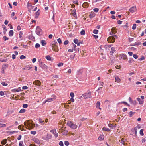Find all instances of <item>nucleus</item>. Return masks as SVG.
Wrapping results in <instances>:
<instances>
[{
    "instance_id": "ea45409f",
    "label": "nucleus",
    "mask_w": 146,
    "mask_h": 146,
    "mask_svg": "<svg viewBox=\"0 0 146 146\" xmlns=\"http://www.w3.org/2000/svg\"><path fill=\"white\" fill-rule=\"evenodd\" d=\"M134 60L133 58H130L128 62L129 63H131Z\"/></svg>"
},
{
    "instance_id": "de8ad7c7",
    "label": "nucleus",
    "mask_w": 146,
    "mask_h": 146,
    "mask_svg": "<svg viewBox=\"0 0 146 146\" xmlns=\"http://www.w3.org/2000/svg\"><path fill=\"white\" fill-rule=\"evenodd\" d=\"M136 24H133L132 27V29L133 30L135 29L136 28Z\"/></svg>"
},
{
    "instance_id": "3c124183",
    "label": "nucleus",
    "mask_w": 146,
    "mask_h": 146,
    "mask_svg": "<svg viewBox=\"0 0 146 146\" xmlns=\"http://www.w3.org/2000/svg\"><path fill=\"white\" fill-rule=\"evenodd\" d=\"M26 58V57L25 56L23 55H21L20 57V58L21 59H25Z\"/></svg>"
},
{
    "instance_id": "6ab92c4d",
    "label": "nucleus",
    "mask_w": 146,
    "mask_h": 146,
    "mask_svg": "<svg viewBox=\"0 0 146 146\" xmlns=\"http://www.w3.org/2000/svg\"><path fill=\"white\" fill-rule=\"evenodd\" d=\"M89 4L88 2H85L83 4L82 6V7L85 8L86 7H88L89 6Z\"/></svg>"
},
{
    "instance_id": "20e7f679",
    "label": "nucleus",
    "mask_w": 146,
    "mask_h": 146,
    "mask_svg": "<svg viewBox=\"0 0 146 146\" xmlns=\"http://www.w3.org/2000/svg\"><path fill=\"white\" fill-rule=\"evenodd\" d=\"M39 65L40 67L43 69H46L48 68V66L41 61L39 62Z\"/></svg>"
},
{
    "instance_id": "ddd939ff",
    "label": "nucleus",
    "mask_w": 146,
    "mask_h": 146,
    "mask_svg": "<svg viewBox=\"0 0 146 146\" xmlns=\"http://www.w3.org/2000/svg\"><path fill=\"white\" fill-rule=\"evenodd\" d=\"M33 84L35 85L40 86L41 84V82L40 80H36L33 82Z\"/></svg>"
},
{
    "instance_id": "0eeeda50",
    "label": "nucleus",
    "mask_w": 146,
    "mask_h": 146,
    "mask_svg": "<svg viewBox=\"0 0 146 146\" xmlns=\"http://www.w3.org/2000/svg\"><path fill=\"white\" fill-rule=\"evenodd\" d=\"M82 96L85 99H87L88 98H90L91 97V93L90 92L88 93H84L82 94Z\"/></svg>"
},
{
    "instance_id": "8fccbe9b",
    "label": "nucleus",
    "mask_w": 146,
    "mask_h": 146,
    "mask_svg": "<svg viewBox=\"0 0 146 146\" xmlns=\"http://www.w3.org/2000/svg\"><path fill=\"white\" fill-rule=\"evenodd\" d=\"M133 56L134 58L135 59L137 58L138 57L137 55L136 54H134L133 55Z\"/></svg>"
},
{
    "instance_id": "a211bd4d",
    "label": "nucleus",
    "mask_w": 146,
    "mask_h": 146,
    "mask_svg": "<svg viewBox=\"0 0 146 146\" xmlns=\"http://www.w3.org/2000/svg\"><path fill=\"white\" fill-rule=\"evenodd\" d=\"M115 82L117 83H119L121 82V80L119 78L118 76L116 75L115 76Z\"/></svg>"
},
{
    "instance_id": "f03ea898",
    "label": "nucleus",
    "mask_w": 146,
    "mask_h": 146,
    "mask_svg": "<svg viewBox=\"0 0 146 146\" xmlns=\"http://www.w3.org/2000/svg\"><path fill=\"white\" fill-rule=\"evenodd\" d=\"M57 43V42L55 40H54L52 42L51 44L52 50L54 51L57 52L58 51V46L56 45Z\"/></svg>"
},
{
    "instance_id": "37998d69",
    "label": "nucleus",
    "mask_w": 146,
    "mask_h": 146,
    "mask_svg": "<svg viewBox=\"0 0 146 146\" xmlns=\"http://www.w3.org/2000/svg\"><path fill=\"white\" fill-rule=\"evenodd\" d=\"M80 34L81 35H85V31L84 30H82Z\"/></svg>"
},
{
    "instance_id": "412c9836",
    "label": "nucleus",
    "mask_w": 146,
    "mask_h": 146,
    "mask_svg": "<svg viewBox=\"0 0 146 146\" xmlns=\"http://www.w3.org/2000/svg\"><path fill=\"white\" fill-rule=\"evenodd\" d=\"M52 137V135L50 134H48L46 135V137L44 139L46 140H48L49 139L51 138Z\"/></svg>"
},
{
    "instance_id": "5fc2aeb1",
    "label": "nucleus",
    "mask_w": 146,
    "mask_h": 146,
    "mask_svg": "<svg viewBox=\"0 0 146 146\" xmlns=\"http://www.w3.org/2000/svg\"><path fill=\"white\" fill-rule=\"evenodd\" d=\"M145 60V57L143 56L141 57V58H139L138 59V60H140V61H142L143 60Z\"/></svg>"
},
{
    "instance_id": "423d86ee",
    "label": "nucleus",
    "mask_w": 146,
    "mask_h": 146,
    "mask_svg": "<svg viewBox=\"0 0 146 146\" xmlns=\"http://www.w3.org/2000/svg\"><path fill=\"white\" fill-rule=\"evenodd\" d=\"M56 99V97L54 95H52V98H49L46 100L44 102V103H45L47 102H51L55 100Z\"/></svg>"
},
{
    "instance_id": "f8f14e48",
    "label": "nucleus",
    "mask_w": 146,
    "mask_h": 146,
    "mask_svg": "<svg viewBox=\"0 0 146 146\" xmlns=\"http://www.w3.org/2000/svg\"><path fill=\"white\" fill-rule=\"evenodd\" d=\"M33 141L36 143L38 145H41V143H40V142L39 139L37 138H34L33 139Z\"/></svg>"
},
{
    "instance_id": "774afa93",
    "label": "nucleus",
    "mask_w": 146,
    "mask_h": 146,
    "mask_svg": "<svg viewBox=\"0 0 146 146\" xmlns=\"http://www.w3.org/2000/svg\"><path fill=\"white\" fill-rule=\"evenodd\" d=\"M63 65V64L62 63H60L57 64L58 67H60L62 66Z\"/></svg>"
},
{
    "instance_id": "473e14b6",
    "label": "nucleus",
    "mask_w": 146,
    "mask_h": 146,
    "mask_svg": "<svg viewBox=\"0 0 146 146\" xmlns=\"http://www.w3.org/2000/svg\"><path fill=\"white\" fill-rule=\"evenodd\" d=\"M6 126V125L5 124L0 123V128H1V127H5Z\"/></svg>"
},
{
    "instance_id": "f704fd0d",
    "label": "nucleus",
    "mask_w": 146,
    "mask_h": 146,
    "mask_svg": "<svg viewBox=\"0 0 146 146\" xmlns=\"http://www.w3.org/2000/svg\"><path fill=\"white\" fill-rule=\"evenodd\" d=\"M26 110L24 109H22L21 110L19 111L20 113H23L25 112Z\"/></svg>"
},
{
    "instance_id": "393cba45",
    "label": "nucleus",
    "mask_w": 146,
    "mask_h": 146,
    "mask_svg": "<svg viewBox=\"0 0 146 146\" xmlns=\"http://www.w3.org/2000/svg\"><path fill=\"white\" fill-rule=\"evenodd\" d=\"M111 31L112 33L115 34L117 33V31L116 30V28L115 27H113L111 29Z\"/></svg>"
},
{
    "instance_id": "aec40b11",
    "label": "nucleus",
    "mask_w": 146,
    "mask_h": 146,
    "mask_svg": "<svg viewBox=\"0 0 146 146\" xmlns=\"http://www.w3.org/2000/svg\"><path fill=\"white\" fill-rule=\"evenodd\" d=\"M111 50L110 52V54L111 55H113V54L115 52V48L114 47H112L111 48Z\"/></svg>"
},
{
    "instance_id": "a19ab883",
    "label": "nucleus",
    "mask_w": 146,
    "mask_h": 146,
    "mask_svg": "<svg viewBox=\"0 0 146 146\" xmlns=\"http://www.w3.org/2000/svg\"><path fill=\"white\" fill-rule=\"evenodd\" d=\"M65 145L66 146H68L69 145V143L68 141H65L64 142Z\"/></svg>"
},
{
    "instance_id": "4d7b16f0",
    "label": "nucleus",
    "mask_w": 146,
    "mask_h": 146,
    "mask_svg": "<svg viewBox=\"0 0 146 146\" xmlns=\"http://www.w3.org/2000/svg\"><path fill=\"white\" fill-rule=\"evenodd\" d=\"M59 145H60V146H64V144L63 143V142L61 141L59 142Z\"/></svg>"
},
{
    "instance_id": "4c0bfd02",
    "label": "nucleus",
    "mask_w": 146,
    "mask_h": 146,
    "mask_svg": "<svg viewBox=\"0 0 146 146\" xmlns=\"http://www.w3.org/2000/svg\"><path fill=\"white\" fill-rule=\"evenodd\" d=\"M1 84L3 86H7L8 85V84L7 83L4 82H2Z\"/></svg>"
},
{
    "instance_id": "72a5a7b5",
    "label": "nucleus",
    "mask_w": 146,
    "mask_h": 146,
    "mask_svg": "<svg viewBox=\"0 0 146 146\" xmlns=\"http://www.w3.org/2000/svg\"><path fill=\"white\" fill-rule=\"evenodd\" d=\"M141 44L140 42H137L134 44V46H139Z\"/></svg>"
},
{
    "instance_id": "6e6d98bb",
    "label": "nucleus",
    "mask_w": 146,
    "mask_h": 146,
    "mask_svg": "<svg viewBox=\"0 0 146 146\" xmlns=\"http://www.w3.org/2000/svg\"><path fill=\"white\" fill-rule=\"evenodd\" d=\"M40 45L38 43H36V45H35V48H38V47H40Z\"/></svg>"
},
{
    "instance_id": "c03bdc74",
    "label": "nucleus",
    "mask_w": 146,
    "mask_h": 146,
    "mask_svg": "<svg viewBox=\"0 0 146 146\" xmlns=\"http://www.w3.org/2000/svg\"><path fill=\"white\" fill-rule=\"evenodd\" d=\"M22 33L21 31H20L19 33V38L21 40L22 39Z\"/></svg>"
},
{
    "instance_id": "a878e982",
    "label": "nucleus",
    "mask_w": 146,
    "mask_h": 146,
    "mask_svg": "<svg viewBox=\"0 0 146 146\" xmlns=\"http://www.w3.org/2000/svg\"><path fill=\"white\" fill-rule=\"evenodd\" d=\"M7 139H3L1 142V144L3 145H4L7 142Z\"/></svg>"
},
{
    "instance_id": "864d4df0",
    "label": "nucleus",
    "mask_w": 146,
    "mask_h": 146,
    "mask_svg": "<svg viewBox=\"0 0 146 146\" xmlns=\"http://www.w3.org/2000/svg\"><path fill=\"white\" fill-rule=\"evenodd\" d=\"M74 42L75 44H77L78 42V40L76 38H75L74 39Z\"/></svg>"
},
{
    "instance_id": "5701e85b",
    "label": "nucleus",
    "mask_w": 146,
    "mask_h": 146,
    "mask_svg": "<svg viewBox=\"0 0 146 146\" xmlns=\"http://www.w3.org/2000/svg\"><path fill=\"white\" fill-rule=\"evenodd\" d=\"M18 128L19 129L21 130V131H23L24 130V127L23 125H19L18 127Z\"/></svg>"
},
{
    "instance_id": "13d9d810",
    "label": "nucleus",
    "mask_w": 146,
    "mask_h": 146,
    "mask_svg": "<svg viewBox=\"0 0 146 146\" xmlns=\"http://www.w3.org/2000/svg\"><path fill=\"white\" fill-rule=\"evenodd\" d=\"M57 40L58 42L59 43V44H61L62 42L61 39L60 38H58L57 39Z\"/></svg>"
},
{
    "instance_id": "f257e3e1",
    "label": "nucleus",
    "mask_w": 146,
    "mask_h": 146,
    "mask_svg": "<svg viewBox=\"0 0 146 146\" xmlns=\"http://www.w3.org/2000/svg\"><path fill=\"white\" fill-rule=\"evenodd\" d=\"M26 128L29 130L32 129L35 127V125L30 120H26L24 123Z\"/></svg>"
},
{
    "instance_id": "4468645a",
    "label": "nucleus",
    "mask_w": 146,
    "mask_h": 146,
    "mask_svg": "<svg viewBox=\"0 0 146 146\" xmlns=\"http://www.w3.org/2000/svg\"><path fill=\"white\" fill-rule=\"evenodd\" d=\"M40 10L38 9L37 12L35 13V18H38V16L40 15Z\"/></svg>"
},
{
    "instance_id": "cd10ccee",
    "label": "nucleus",
    "mask_w": 146,
    "mask_h": 146,
    "mask_svg": "<svg viewBox=\"0 0 146 146\" xmlns=\"http://www.w3.org/2000/svg\"><path fill=\"white\" fill-rule=\"evenodd\" d=\"M41 44L42 46H45L46 44V42L45 40H42L41 41Z\"/></svg>"
},
{
    "instance_id": "052dcab7",
    "label": "nucleus",
    "mask_w": 146,
    "mask_h": 146,
    "mask_svg": "<svg viewBox=\"0 0 146 146\" xmlns=\"http://www.w3.org/2000/svg\"><path fill=\"white\" fill-rule=\"evenodd\" d=\"M68 43H69V41H68V40H65V41L64 42V45H67V44H68Z\"/></svg>"
},
{
    "instance_id": "7ed1b4c3",
    "label": "nucleus",
    "mask_w": 146,
    "mask_h": 146,
    "mask_svg": "<svg viewBox=\"0 0 146 146\" xmlns=\"http://www.w3.org/2000/svg\"><path fill=\"white\" fill-rule=\"evenodd\" d=\"M66 124L70 128L73 129H75L77 128V125L75 124H73L72 121H68Z\"/></svg>"
},
{
    "instance_id": "c9c22d12",
    "label": "nucleus",
    "mask_w": 146,
    "mask_h": 146,
    "mask_svg": "<svg viewBox=\"0 0 146 146\" xmlns=\"http://www.w3.org/2000/svg\"><path fill=\"white\" fill-rule=\"evenodd\" d=\"M46 58L47 60L48 61H50L51 60V57H50L49 56H47L45 57Z\"/></svg>"
},
{
    "instance_id": "0e129e2a",
    "label": "nucleus",
    "mask_w": 146,
    "mask_h": 146,
    "mask_svg": "<svg viewBox=\"0 0 146 146\" xmlns=\"http://www.w3.org/2000/svg\"><path fill=\"white\" fill-rule=\"evenodd\" d=\"M3 38L4 39V41H5L6 40H8L9 39V38L6 37L5 36L3 37Z\"/></svg>"
},
{
    "instance_id": "09e8293b",
    "label": "nucleus",
    "mask_w": 146,
    "mask_h": 146,
    "mask_svg": "<svg viewBox=\"0 0 146 146\" xmlns=\"http://www.w3.org/2000/svg\"><path fill=\"white\" fill-rule=\"evenodd\" d=\"M70 96L72 98H73L74 97V95L73 92H71L70 94Z\"/></svg>"
},
{
    "instance_id": "9b49d317",
    "label": "nucleus",
    "mask_w": 146,
    "mask_h": 146,
    "mask_svg": "<svg viewBox=\"0 0 146 146\" xmlns=\"http://www.w3.org/2000/svg\"><path fill=\"white\" fill-rule=\"evenodd\" d=\"M119 59L125 60L127 58V56L125 54H120L119 57Z\"/></svg>"
},
{
    "instance_id": "603ef678",
    "label": "nucleus",
    "mask_w": 146,
    "mask_h": 146,
    "mask_svg": "<svg viewBox=\"0 0 146 146\" xmlns=\"http://www.w3.org/2000/svg\"><path fill=\"white\" fill-rule=\"evenodd\" d=\"M98 30L95 29L94 30L93 32L94 34H97L98 33Z\"/></svg>"
},
{
    "instance_id": "338daca9",
    "label": "nucleus",
    "mask_w": 146,
    "mask_h": 146,
    "mask_svg": "<svg viewBox=\"0 0 146 146\" xmlns=\"http://www.w3.org/2000/svg\"><path fill=\"white\" fill-rule=\"evenodd\" d=\"M22 88L23 89L26 90L28 89V87L26 86H24L22 87Z\"/></svg>"
},
{
    "instance_id": "39448f33",
    "label": "nucleus",
    "mask_w": 146,
    "mask_h": 146,
    "mask_svg": "<svg viewBox=\"0 0 146 146\" xmlns=\"http://www.w3.org/2000/svg\"><path fill=\"white\" fill-rule=\"evenodd\" d=\"M115 40V38H114L113 36H110L108 38V41L109 43H113Z\"/></svg>"
},
{
    "instance_id": "6e6552de",
    "label": "nucleus",
    "mask_w": 146,
    "mask_h": 146,
    "mask_svg": "<svg viewBox=\"0 0 146 146\" xmlns=\"http://www.w3.org/2000/svg\"><path fill=\"white\" fill-rule=\"evenodd\" d=\"M65 129L66 128H63L62 127L61 129V131L62 134L64 135H66L68 134V131Z\"/></svg>"
},
{
    "instance_id": "c756f323",
    "label": "nucleus",
    "mask_w": 146,
    "mask_h": 146,
    "mask_svg": "<svg viewBox=\"0 0 146 146\" xmlns=\"http://www.w3.org/2000/svg\"><path fill=\"white\" fill-rule=\"evenodd\" d=\"M121 143L123 145H127V143L125 142L124 140H123V139L122 138L121 139Z\"/></svg>"
},
{
    "instance_id": "c85d7f7f",
    "label": "nucleus",
    "mask_w": 146,
    "mask_h": 146,
    "mask_svg": "<svg viewBox=\"0 0 146 146\" xmlns=\"http://www.w3.org/2000/svg\"><path fill=\"white\" fill-rule=\"evenodd\" d=\"M104 136L103 135H102L99 137L98 139L100 140H102L104 139Z\"/></svg>"
},
{
    "instance_id": "58836bf2",
    "label": "nucleus",
    "mask_w": 146,
    "mask_h": 146,
    "mask_svg": "<svg viewBox=\"0 0 146 146\" xmlns=\"http://www.w3.org/2000/svg\"><path fill=\"white\" fill-rule=\"evenodd\" d=\"M140 133L141 135L143 136L144 135L143 134V129H142L140 131Z\"/></svg>"
},
{
    "instance_id": "2f4dec72",
    "label": "nucleus",
    "mask_w": 146,
    "mask_h": 146,
    "mask_svg": "<svg viewBox=\"0 0 146 146\" xmlns=\"http://www.w3.org/2000/svg\"><path fill=\"white\" fill-rule=\"evenodd\" d=\"M38 121L41 123V124L43 125L44 124V120H42L41 119H39L38 120Z\"/></svg>"
},
{
    "instance_id": "f3484780",
    "label": "nucleus",
    "mask_w": 146,
    "mask_h": 146,
    "mask_svg": "<svg viewBox=\"0 0 146 146\" xmlns=\"http://www.w3.org/2000/svg\"><path fill=\"white\" fill-rule=\"evenodd\" d=\"M71 14L73 15L75 18H77V15L76 13V10L74 9L72 11V12L71 13Z\"/></svg>"
},
{
    "instance_id": "680f3d73",
    "label": "nucleus",
    "mask_w": 146,
    "mask_h": 146,
    "mask_svg": "<svg viewBox=\"0 0 146 146\" xmlns=\"http://www.w3.org/2000/svg\"><path fill=\"white\" fill-rule=\"evenodd\" d=\"M4 93L3 91H1L0 92V95L1 96H3L4 95Z\"/></svg>"
},
{
    "instance_id": "e433bc0d",
    "label": "nucleus",
    "mask_w": 146,
    "mask_h": 146,
    "mask_svg": "<svg viewBox=\"0 0 146 146\" xmlns=\"http://www.w3.org/2000/svg\"><path fill=\"white\" fill-rule=\"evenodd\" d=\"M134 113H135V112H132V111H130V112H129V115L130 117H132Z\"/></svg>"
},
{
    "instance_id": "4be33fe9",
    "label": "nucleus",
    "mask_w": 146,
    "mask_h": 146,
    "mask_svg": "<svg viewBox=\"0 0 146 146\" xmlns=\"http://www.w3.org/2000/svg\"><path fill=\"white\" fill-rule=\"evenodd\" d=\"M100 103L99 102H97L96 104V107L97 108H98L99 109L101 110V108L100 107Z\"/></svg>"
},
{
    "instance_id": "1a4fd4ad",
    "label": "nucleus",
    "mask_w": 146,
    "mask_h": 146,
    "mask_svg": "<svg viewBox=\"0 0 146 146\" xmlns=\"http://www.w3.org/2000/svg\"><path fill=\"white\" fill-rule=\"evenodd\" d=\"M42 32V30L39 27L37 26L36 28V33L38 35H40Z\"/></svg>"
},
{
    "instance_id": "e2e57ef3",
    "label": "nucleus",
    "mask_w": 146,
    "mask_h": 146,
    "mask_svg": "<svg viewBox=\"0 0 146 146\" xmlns=\"http://www.w3.org/2000/svg\"><path fill=\"white\" fill-rule=\"evenodd\" d=\"M129 101L130 102V103H131V104L133 103V102L132 100L131 99V98L130 97H129Z\"/></svg>"
},
{
    "instance_id": "9d476101",
    "label": "nucleus",
    "mask_w": 146,
    "mask_h": 146,
    "mask_svg": "<svg viewBox=\"0 0 146 146\" xmlns=\"http://www.w3.org/2000/svg\"><path fill=\"white\" fill-rule=\"evenodd\" d=\"M137 10L136 6H134L129 9V11L131 13H133V12L136 11Z\"/></svg>"
},
{
    "instance_id": "bf43d9fd",
    "label": "nucleus",
    "mask_w": 146,
    "mask_h": 146,
    "mask_svg": "<svg viewBox=\"0 0 146 146\" xmlns=\"http://www.w3.org/2000/svg\"><path fill=\"white\" fill-rule=\"evenodd\" d=\"M93 10L94 12H98L99 11L98 8H95Z\"/></svg>"
},
{
    "instance_id": "dca6fc26",
    "label": "nucleus",
    "mask_w": 146,
    "mask_h": 146,
    "mask_svg": "<svg viewBox=\"0 0 146 146\" xmlns=\"http://www.w3.org/2000/svg\"><path fill=\"white\" fill-rule=\"evenodd\" d=\"M137 100L139 102V104L140 105H142L143 104V101L141 99L139 98H137Z\"/></svg>"
},
{
    "instance_id": "49530a36",
    "label": "nucleus",
    "mask_w": 146,
    "mask_h": 146,
    "mask_svg": "<svg viewBox=\"0 0 146 146\" xmlns=\"http://www.w3.org/2000/svg\"><path fill=\"white\" fill-rule=\"evenodd\" d=\"M31 67L28 65L26 66L25 68V69L27 70H29L30 69Z\"/></svg>"
},
{
    "instance_id": "69168bd1",
    "label": "nucleus",
    "mask_w": 146,
    "mask_h": 146,
    "mask_svg": "<svg viewBox=\"0 0 146 146\" xmlns=\"http://www.w3.org/2000/svg\"><path fill=\"white\" fill-rule=\"evenodd\" d=\"M146 141V138H145L143 139H142L141 141L142 143H144V142H145Z\"/></svg>"
},
{
    "instance_id": "bb28decb",
    "label": "nucleus",
    "mask_w": 146,
    "mask_h": 146,
    "mask_svg": "<svg viewBox=\"0 0 146 146\" xmlns=\"http://www.w3.org/2000/svg\"><path fill=\"white\" fill-rule=\"evenodd\" d=\"M13 31L12 30H10V31H9V36L10 37H11L13 36Z\"/></svg>"
},
{
    "instance_id": "7c9ffc66",
    "label": "nucleus",
    "mask_w": 146,
    "mask_h": 146,
    "mask_svg": "<svg viewBox=\"0 0 146 146\" xmlns=\"http://www.w3.org/2000/svg\"><path fill=\"white\" fill-rule=\"evenodd\" d=\"M102 130L106 131H110V129L108 128H106V127H104L102 128Z\"/></svg>"
},
{
    "instance_id": "a18cd8bd",
    "label": "nucleus",
    "mask_w": 146,
    "mask_h": 146,
    "mask_svg": "<svg viewBox=\"0 0 146 146\" xmlns=\"http://www.w3.org/2000/svg\"><path fill=\"white\" fill-rule=\"evenodd\" d=\"M28 106V105L27 104H24L23 105V107L25 108H27Z\"/></svg>"
},
{
    "instance_id": "2eb2a0df",
    "label": "nucleus",
    "mask_w": 146,
    "mask_h": 146,
    "mask_svg": "<svg viewBox=\"0 0 146 146\" xmlns=\"http://www.w3.org/2000/svg\"><path fill=\"white\" fill-rule=\"evenodd\" d=\"M96 16V14L94 12H91L90 13L89 17L90 19H92Z\"/></svg>"
},
{
    "instance_id": "b1692460",
    "label": "nucleus",
    "mask_w": 146,
    "mask_h": 146,
    "mask_svg": "<svg viewBox=\"0 0 146 146\" xmlns=\"http://www.w3.org/2000/svg\"><path fill=\"white\" fill-rule=\"evenodd\" d=\"M27 7L28 9L30 10L32 9L33 7V6L30 4L29 2H28L27 4Z\"/></svg>"
},
{
    "instance_id": "79ce46f5",
    "label": "nucleus",
    "mask_w": 146,
    "mask_h": 146,
    "mask_svg": "<svg viewBox=\"0 0 146 146\" xmlns=\"http://www.w3.org/2000/svg\"><path fill=\"white\" fill-rule=\"evenodd\" d=\"M14 90H15V92H19L21 91V89L19 88H18L17 89H14Z\"/></svg>"
}]
</instances>
